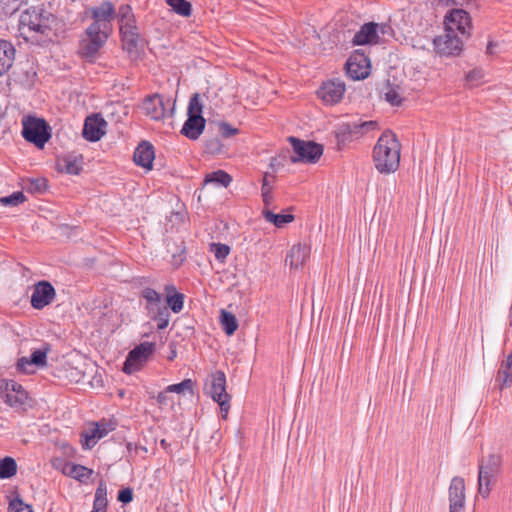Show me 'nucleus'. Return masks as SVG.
<instances>
[{
  "instance_id": "18",
  "label": "nucleus",
  "mask_w": 512,
  "mask_h": 512,
  "mask_svg": "<svg viewBox=\"0 0 512 512\" xmlns=\"http://www.w3.org/2000/svg\"><path fill=\"white\" fill-rule=\"evenodd\" d=\"M345 90L344 82L340 80H330L322 84L317 94L325 104L333 105L340 102Z\"/></svg>"
},
{
  "instance_id": "21",
  "label": "nucleus",
  "mask_w": 512,
  "mask_h": 512,
  "mask_svg": "<svg viewBox=\"0 0 512 512\" xmlns=\"http://www.w3.org/2000/svg\"><path fill=\"white\" fill-rule=\"evenodd\" d=\"M502 462L503 459L500 453H490L479 461L478 472L489 477H497L501 473Z\"/></svg>"
},
{
  "instance_id": "57",
  "label": "nucleus",
  "mask_w": 512,
  "mask_h": 512,
  "mask_svg": "<svg viewBox=\"0 0 512 512\" xmlns=\"http://www.w3.org/2000/svg\"><path fill=\"white\" fill-rule=\"evenodd\" d=\"M174 264L180 265L185 260V248H181L180 252L176 254H172Z\"/></svg>"
},
{
  "instance_id": "19",
  "label": "nucleus",
  "mask_w": 512,
  "mask_h": 512,
  "mask_svg": "<svg viewBox=\"0 0 512 512\" xmlns=\"http://www.w3.org/2000/svg\"><path fill=\"white\" fill-rule=\"evenodd\" d=\"M106 126L107 122L100 114H93L86 118L82 135L88 141H99L105 134Z\"/></svg>"
},
{
  "instance_id": "35",
  "label": "nucleus",
  "mask_w": 512,
  "mask_h": 512,
  "mask_svg": "<svg viewBox=\"0 0 512 512\" xmlns=\"http://www.w3.org/2000/svg\"><path fill=\"white\" fill-rule=\"evenodd\" d=\"M220 322L227 335H233L238 329V321L234 314L225 310L221 311Z\"/></svg>"
},
{
  "instance_id": "46",
  "label": "nucleus",
  "mask_w": 512,
  "mask_h": 512,
  "mask_svg": "<svg viewBox=\"0 0 512 512\" xmlns=\"http://www.w3.org/2000/svg\"><path fill=\"white\" fill-rule=\"evenodd\" d=\"M8 510L9 512H33L32 506L24 503L19 495L10 501Z\"/></svg>"
},
{
  "instance_id": "61",
  "label": "nucleus",
  "mask_w": 512,
  "mask_h": 512,
  "mask_svg": "<svg viewBox=\"0 0 512 512\" xmlns=\"http://www.w3.org/2000/svg\"><path fill=\"white\" fill-rule=\"evenodd\" d=\"M442 6H449V0H437Z\"/></svg>"
},
{
  "instance_id": "24",
  "label": "nucleus",
  "mask_w": 512,
  "mask_h": 512,
  "mask_svg": "<svg viewBox=\"0 0 512 512\" xmlns=\"http://www.w3.org/2000/svg\"><path fill=\"white\" fill-rule=\"evenodd\" d=\"M206 120L204 117L189 115L184 122L181 133L190 140H197L204 131Z\"/></svg>"
},
{
  "instance_id": "47",
  "label": "nucleus",
  "mask_w": 512,
  "mask_h": 512,
  "mask_svg": "<svg viewBox=\"0 0 512 512\" xmlns=\"http://www.w3.org/2000/svg\"><path fill=\"white\" fill-rule=\"evenodd\" d=\"M49 350V346L46 345L41 349L34 350L29 358L31 359L32 363L36 364V366H44L46 364L47 354Z\"/></svg>"
},
{
  "instance_id": "43",
  "label": "nucleus",
  "mask_w": 512,
  "mask_h": 512,
  "mask_svg": "<svg viewBox=\"0 0 512 512\" xmlns=\"http://www.w3.org/2000/svg\"><path fill=\"white\" fill-rule=\"evenodd\" d=\"M203 105L200 101V95L198 93H195L192 95V97L189 100L188 104V116H194V117H203Z\"/></svg>"
},
{
  "instance_id": "36",
  "label": "nucleus",
  "mask_w": 512,
  "mask_h": 512,
  "mask_svg": "<svg viewBox=\"0 0 512 512\" xmlns=\"http://www.w3.org/2000/svg\"><path fill=\"white\" fill-rule=\"evenodd\" d=\"M497 477H489L481 472H478V493L483 497L487 498L492 490V486L495 484Z\"/></svg>"
},
{
  "instance_id": "11",
  "label": "nucleus",
  "mask_w": 512,
  "mask_h": 512,
  "mask_svg": "<svg viewBox=\"0 0 512 512\" xmlns=\"http://www.w3.org/2000/svg\"><path fill=\"white\" fill-rule=\"evenodd\" d=\"M85 34L86 38L80 41L78 53L82 58L93 62L110 36L94 30L90 31L88 28H86Z\"/></svg>"
},
{
  "instance_id": "59",
  "label": "nucleus",
  "mask_w": 512,
  "mask_h": 512,
  "mask_svg": "<svg viewBox=\"0 0 512 512\" xmlns=\"http://www.w3.org/2000/svg\"><path fill=\"white\" fill-rule=\"evenodd\" d=\"M481 77H482L481 71L472 70L467 74L466 79L469 82H473V81L479 80Z\"/></svg>"
},
{
  "instance_id": "30",
  "label": "nucleus",
  "mask_w": 512,
  "mask_h": 512,
  "mask_svg": "<svg viewBox=\"0 0 512 512\" xmlns=\"http://www.w3.org/2000/svg\"><path fill=\"white\" fill-rule=\"evenodd\" d=\"M107 505H108L107 485H106V482L102 479V480H100L98 487L95 491L93 510H96L99 512H106Z\"/></svg>"
},
{
  "instance_id": "56",
  "label": "nucleus",
  "mask_w": 512,
  "mask_h": 512,
  "mask_svg": "<svg viewBox=\"0 0 512 512\" xmlns=\"http://www.w3.org/2000/svg\"><path fill=\"white\" fill-rule=\"evenodd\" d=\"M137 23H126L119 25V31L120 35L129 32V31H136L137 30Z\"/></svg>"
},
{
  "instance_id": "41",
  "label": "nucleus",
  "mask_w": 512,
  "mask_h": 512,
  "mask_svg": "<svg viewBox=\"0 0 512 512\" xmlns=\"http://www.w3.org/2000/svg\"><path fill=\"white\" fill-rule=\"evenodd\" d=\"M47 179L45 178H35L29 179L26 184V189L28 192L42 194L47 190Z\"/></svg>"
},
{
  "instance_id": "45",
  "label": "nucleus",
  "mask_w": 512,
  "mask_h": 512,
  "mask_svg": "<svg viewBox=\"0 0 512 512\" xmlns=\"http://www.w3.org/2000/svg\"><path fill=\"white\" fill-rule=\"evenodd\" d=\"M270 177L269 173H265L262 180V188H261V196L263 202L266 206H269L273 201L272 196V187L269 184L268 178Z\"/></svg>"
},
{
  "instance_id": "29",
  "label": "nucleus",
  "mask_w": 512,
  "mask_h": 512,
  "mask_svg": "<svg viewBox=\"0 0 512 512\" xmlns=\"http://www.w3.org/2000/svg\"><path fill=\"white\" fill-rule=\"evenodd\" d=\"M358 127L356 122L343 123L339 125L335 134L338 144V149L342 148L346 142L351 141L354 138H359Z\"/></svg>"
},
{
  "instance_id": "23",
  "label": "nucleus",
  "mask_w": 512,
  "mask_h": 512,
  "mask_svg": "<svg viewBox=\"0 0 512 512\" xmlns=\"http://www.w3.org/2000/svg\"><path fill=\"white\" fill-rule=\"evenodd\" d=\"M83 156L80 154H68L58 159L57 168L60 172L70 175H78L82 171Z\"/></svg>"
},
{
  "instance_id": "39",
  "label": "nucleus",
  "mask_w": 512,
  "mask_h": 512,
  "mask_svg": "<svg viewBox=\"0 0 512 512\" xmlns=\"http://www.w3.org/2000/svg\"><path fill=\"white\" fill-rule=\"evenodd\" d=\"M116 18L119 25L126 23H136V18L133 13L132 7L129 4H122L116 11Z\"/></svg>"
},
{
  "instance_id": "17",
  "label": "nucleus",
  "mask_w": 512,
  "mask_h": 512,
  "mask_svg": "<svg viewBox=\"0 0 512 512\" xmlns=\"http://www.w3.org/2000/svg\"><path fill=\"white\" fill-rule=\"evenodd\" d=\"M449 512H463L465 508V481L460 476L452 478L449 486Z\"/></svg>"
},
{
  "instance_id": "25",
  "label": "nucleus",
  "mask_w": 512,
  "mask_h": 512,
  "mask_svg": "<svg viewBox=\"0 0 512 512\" xmlns=\"http://www.w3.org/2000/svg\"><path fill=\"white\" fill-rule=\"evenodd\" d=\"M310 254V248L306 245H294L286 256V263L293 269H298L307 260Z\"/></svg>"
},
{
  "instance_id": "58",
  "label": "nucleus",
  "mask_w": 512,
  "mask_h": 512,
  "mask_svg": "<svg viewBox=\"0 0 512 512\" xmlns=\"http://www.w3.org/2000/svg\"><path fill=\"white\" fill-rule=\"evenodd\" d=\"M392 32V28L390 25L388 24H378V27H377V34L380 36V34L382 35H387V34H390Z\"/></svg>"
},
{
  "instance_id": "48",
  "label": "nucleus",
  "mask_w": 512,
  "mask_h": 512,
  "mask_svg": "<svg viewBox=\"0 0 512 512\" xmlns=\"http://www.w3.org/2000/svg\"><path fill=\"white\" fill-rule=\"evenodd\" d=\"M211 250L214 252L215 258L220 262H223L230 253V247L221 243H213Z\"/></svg>"
},
{
  "instance_id": "55",
  "label": "nucleus",
  "mask_w": 512,
  "mask_h": 512,
  "mask_svg": "<svg viewBox=\"0 0 512 512\" xmlns=\"http://www.w3.org/2000/svg\"><path fill=\"white\" fill-rule=\"evenodd\" d=\"M168 393L169 392H166V389L163 391V392H160L158 395H157V402L160 404V405H168L169 403H172V400L170 399V397L168 396Z\"/></svg>"
},
{
  "instance_id": "15",
  "label": "nucleus",
  "mask_w": 512,
  "mask_h": 512,
  "mask_svg": "<svg viewBox=\"0 0 512 512\" xmlns=\"http://www.w3.org/2000/svg\"><path fill=\"white\" fill-rule=\"evenodd\" d=\"M56 297V290L53 285L46 280H41L34 285L31 295V306L34 309L41 310L50 305Z\"/></svg>"
},
{
  "instance_id": "38",
  "label": "nucleus",
  "mask_w": 512,
  "mask_h": 512,
  "mask_svg": "<svg viewBox=\"0 0 512 512\" xmlns=\"http://www.w3.org/2000/svg\"><path fill=\"white\" fill-rule=\"evenodd\" d=\"M166 3L180 16L189 17L192 13V5L187 0H166Z\"/></svg>"
},
{
  "instance_id": "37",
  "label": "nucleus",
  "mask_w": 512,
  "mask_h": 512,
  "mask_svg": "<svg viewBox=\"0 0 512 512\" xmlns=\"http://www.w3.org/2000/svg\"><path fill=\"white\" fill-rule=\"evenodd\" d=\"M17 472V463L12 457L0 460V479L13 477Z\"/></svg>"
},
{
  "instance_id": "40",
  "label": "nucleus",
  "mask_w": 512,
  "mask_h": 512,
  "mask_svg": "<svg viewBox=\"0 0 512 512\" xmlns=\"http://www.w3.org/2000/svg\"><path fill=\"white\" fill-rule=\"evenodd\" d=\"M194 384L195 383L191 379H184L180 383L167 386L166 392L178 394L188 392L190 394H193Z\"/></svg>"
},
{
  "instance_id": "3",
  "label": "nucleus",
  "mask_w": 512,
  "mask_h": 512,
  "mask_svg": "<svg viewBox=\"0 0 512 512\" xmlns=\"http://www.w3.org/2000/svg\"><path fill=\"white\" fill-rule=\"evenodd\" d=\"M140 298L145 300L144 308L148 317L157 322V329H166L170 321V312L163 302L162 295L153 288L145 287L140 292Z\"/></svg>"
},
{
  "instance_id": "9",
  "label": "nucleus",
  "mask_w": 512,
  "mask_h": 512,
  "mask_svg": "<svg viewBox=\"0 0 512 512\" xmlns=\"http://www.w3.org/2000/svg\"><path fill=\"white\" fill-rule=\"evenodd\" d=\"M142 110L152 120L159 121L167 116H173L175 100L164 98L160 94L149 95L143 100Z\"/></svg>"
},
{
  "instance_id": "14",
  "label": "nucleus",
  "mask_w": 512,
  "mask_h": 512,
  "mask_svg": "<svg viewBox=\"0 0 512 512\" xmlns=\"http://www.w3.org/2000/svg\"><path fill=\"white\" fill-rule=\"evenodd\" d=\"M445 30L452 33L459 31L462 35H470L472 27L471 17L469 13L463 9H452L444 18Z\"/></svg>"
},
{
  "instance_id": "28",
  "label": "nucleus",
  "mask_w": 512,
  "mask_h": 512,
  "mask_svg": "<svg viewBox=\"0 0 512 512\" xmlns=\"http://www.w3.org/2000/svg\"><path fill=\"white\" fill-rule=\"evenodd\" d=\"M166 303L165 305L170 309L173 313H180L184 307V299L185 296L183 293L177 292L176 287L174 285H166Z\"/></svg>"
},
{
  "instance_id": "1",
  "label": "nucleus",
  "mask_w": 512,
  "mask_h": 512,
  "mask_svg": "<svg viewBox=\"0 0 512 512\" xmlns=\"http://www.w3.org/2000/svg\"><path fill=\"white\" fill-rule=\"evenodd\" d=\"M401 144L394 132L385 130L373 148V162L381 174L394 173L400 164Z\"/></svg>"
},
{
  "instance_id": "33",
  "label": "nucleus",
  "mask_w": 512,
  "mask_h": 512,
  "mask_svg": "<svg viewBox=\"0 0 512 512\" xmlns=\"http://www.w3.org/2000/svg\"><path fill=\"white\" fill-rule=\"evenodd\" d=\"M262 215L267 222L274 224L278 228H282L285 224L294 220L292 214H275L268 209H264Z\"/></svg>"
},
{
  "instance_id": "8",
  "label": "nucleus",
  "mask_w": 512,
  "mask_h": 512,
  "mask_svg": "<svg viewBox=\"0 0 512 512\" xmlns=\"http://www.w3.org/2000/svg\"><path fill=\"white\" fill-rule=\"evenodd\" d=\"M288 140L295 154L291 156L292 163H316L323 154V145L319 143L301 140L293 136L289 137Z\"/></svg>"
},
{
  "instance_id": "7",
  "label": "nucleus",
  "mask_w": 512,
  "mask_h": 512,
  "mask_svg": "<svg viewBox=\"0 0 512 512\" xmlns=\"http://www.w3.org/2000/svg\"><path fill=\"white\" fill-rule=\"evenodd\" d=\"M205 390L219 404L223 417H226L230 409L231 396L226 392L225 373L220 370L213 372L205 385Z\"/></svg>"
},
{
  "instance_id": "10",
  "label": "nucleus",
  "mask_w": 512,
  "mask_h": 512,
  "mask_svg": "<svg viewBox=\"0 0 512 512\" xmlns=\"http://www.w3.org/2000/svg\"><path fill=\"white\" fill-rule=\"evenodd\" d=\"M155 350V343L143 342L133 348L127 355L123 364V372L132 374L141 369L143 364L151 357Z\"/></svg>"
},
{
  "instance_id": "4",
  "label": "nucleus",
  "mask_w": 512,
  "mask_h": 512,
  "mask_svg": "<svg viewBox=\"0 0 512 512\" xmlns=\"http://www.w3.org/2000/svg\"><path fill=\"white\" fill-rule=\"evenodd\" d=\"M0 395L4 402L17 411H26L32 407L33 399L21 384L15 380H3L0 384Z\"/></svg>"
},
{
  "instance_id": "53",
  "label": "nucleus",
  "mask_w": 512,
  "mask_h": 512,
  "mask_svg": "<svg viewBox=\"0 0 512 512\" xmlns=\"http://www.w3.org/2000/svg\"><path fill=\"white\" fill-rule=\"evenodd\" d=\"M356 125L358 127V129H357L358 130V135H359V137H361L367 131L375 129L376 126H377V122H375V121H364V122H361V123H356Z\"/></svg>"
},
{
  "instance_id": "13",
  "label": "nucleus",
  "mask_w": 512,
  "mask_h": 512,
  "mask_svg": "<svg viewBox=\"0 0 512 512\" xmlns=\"http://www.w3.org/2000/svg\"><path fill=\"white\" fill-rule=\"evenodd\" d=\"M435 51L441 56H456L463 49L462 40L449 30H445L444 35L437 36L433 39Z\"/></svg>"
},
{
  "instance_id": "51",
  "label": "nucleus",
  "mask_w": 512,
  "mask_h": 512,
  "mask_svg": "<svg viewBox=\"0 0 512 512\" xmlns=\"http://www.w3.org/2000/svg\"><path fill=\"white\" fill-rule=\"evenodd\" d=\"M118 501L123 504H128L133 500V490L129 487L123 488L118 492L117 496Z\"/></svg>"
},
{
  "instance_id": "22",
  "label": "nucleus",
  "mask_w": 512,
  "mask_h": 512,
  "mask_svg": "<svg viewBox=\"0 0 512 512\" xmlns=\"http://www.w3.org/2000/svg\"><path fill=\"white\" fill-rule=\"evenodd\" d=\"M155 158L154 147L147 141H142L135 149L133 159L136 165L151 169Z\"/></svg>"
},
{
  "instance_id": "12",
  "label": "nucleus",
  "mask_w": 512,
  "mask_h": 512,
  "mask_svg": "<svg viewBox=\"0 0 512 512\" xmlns=\"http://www.w3.org/2000/svg\"><path fill=\"white\" fill-rule=\"evenodd\" d=\"M370 69V59L361 50L354 51L346 62V73L353 80L365 79Z\"/></svg>"
},
{
  "instance_id": "26",
  "label": "nucleus",
  "mask_w": 512,
  "mask_h": 512,
  "mask_svg": "<svg viewBox=\"0 0 512 512\" xmlns=\"http://www.w3.org/2000/svg\"><path fill=\"white\" fill-rule=\"evenodd\" d=\"M495 382L503 390L512 386V352L502 361L498 369Z\"/></svg>"
},
{
  "instance_id": "52",
  "label": "nucleus",
  "mask_w": 512,
  "mask_h": 512,
  "mask_svg": "<svg viewBox=\"0 0 512 512\" xmlns=\"http://www.w3.org/2000/svg\"><path fill=\"white\" fill-rule=\"evenodd\" d=\"M385 99L387 102L394 106H399L402 103V98L394 89H390L388 92H386Z\"/></svg>"
},
{
  "instance_id": "49",
  "label": "nucleus",
  "mask_w": 512,
  "mask_h": 512,
  "mask_svg": "<svg viewBox=\"0 0 512 512\" xmlns=\"http://www.w3.org/2000/svg\"><path fill=\"white\" fill-rule=\"evenodd\" d=\"M17 370L24 374H32L35 371L36 364L32 363L29 357H21L17 361Z\"/></svg>"
},
{
  "instance_id": "42",
  "label": "nucleus",
  "mask_w": 512,
  "mask_h": 512,
  "mask_svg": "<svg viewBox=\"0 0 512 512\" xmlns=\"http://www.w3.org/2000/svg\"><path fill=\"white\" fill-rule=\"evenodd\" d=\"M26 3V0H0V9L5 15H12Z\"/></svg>"
},
{
  "instance_id": "6",
  "label": "nucleus",
  "mask_w": 512,
  "mask_h": 512,
  "mask_svg": "<svg viewBox=\"0 0 512 512\" xmlns=\"http://www.w3.org/2000/svg\"><path fill=\"white\" fill-rule=\"evenodd\" d=\"M22 136L38 148H43L50 139V127L42 118L27 116L22 120Z\"/></svg>"
},
{
  "instance_id": "20",
  "label": "nucleus",
  "mask_w": 512,
  "mask_h": 512,
  "mask_svg": "<svg viewBox=\"0 0 512 512\" xmlns=\"http://www.w3.org/2000/svg\"><path fill=\"white\" fill-rule=\"evenodd\" d=\"M378 23L368 22L361 26L360 30L354 34L353 45H371L378 44L381 41L377 34Z\"/></svg>"
},
{
  "instance_id": "31",
  "label": "nucleus",
  "mask_w": 512,
  "mask_h": 512,
  "mask_svg": "<svg viewBox=\"0 0 512 512\" xmlns=\"http://www.w3.org/2000/svg\"><path fill=\"white\" fill-rule=\"evenodd\" d=\"M232 182V177L224 170H217L206 174L204 184H216L222 187H228Z\"/></svg>"
},
{
  "instance_id": "32",
  "label": "nucleus",
  "mask_w": 512,
  "mask_h": 512,
  "mask_svg": "<svg viewBox=\"0 0 512 512\" xmlns=\"http://www.w3.org/2000/svg\"><path fill=\"white\" fill-rule=\"evenodd\" d=\"M120 36L123 48L129 53L136 51L142 41L139 28L136 31H129Z\"/></svg>"
},
{
  "instance_id": "2",
  "label": "nucleus",
  "mask_w": 512,
  "mask_h": 512,
  "mask_svg": "<svg viewBox=\"0 0 512 512\" xmlns=\"http://www.w3.org/2000/svg\"><path fill=\"white\" fill-rule=\"evenodd\" d=\"M55 21L56 18L52 13L32 7L21 13L19 28L23 34H31V37L36 35L49 37Z\"/></svg>"
},
{
  "instance_id": "27",
  "label": "nucleus",
  "mask_w": 512,
  "mask_h": 512,
  "mask_svg": "<svg viewBox=\"0 0 512 512\" xmlns=\"http://www.w3.org/2000/svg\"><path fill=\"white\" fill-rule=\"evenodd\" d=\"M15 58V48L9 41L0 39V76L12 66Z\"/></svg>"
},
{
  "instance_id": "60",
  "label": "nucleus",
  "mask_w": 512,
  "mask_h": 512,
  "mask_svg": "<svg viewBox=\"0 0 512 512\" xmlns=\"http://www.w3.org/2000/svg\"><path fill=\"white\" fill-rule=\"evenodd\" d=\"M494 46H495V44L492 41H489L487 48H486V53L492 55Z\"/></svg>"
},
{
  "instance_id": "34",
  "label": "nucleus",
  "mask_w": 512,
  "mask_h": 512,
  "mask_svg": "<svg viewBox=\"0 0 512 512\" xmlns=\"http://www.w3.org/2000/svg\"><path fill=\"white\" fill-rule=\"evenodd\" d=\"M67 468L69 469L67 475L79 482H86L93 474L92 469H89L80 464H70L67 466Z\"/></svg>"
},
{
  "instance_id": "16",
  "label": "nucleus",
  "mask_w": 512,
  "mask_h": 512,
  "mask_svg": "<svg viewBox=\"0 0 512 512\" xmlns=\"http://www.w3.org/2000/svg\"><path fill=\"white\" fill-rule=\"evenodd\" d=\"M116 423L111 420L102 419L93 423L92 427L82 433L85 438L83 448L91 449L98 440L105 437L109 432L115 430Z\"/></svg>"
},
{
  "instance_id": "5",
  "label": "nucleus",
  "mask_w": 512,
  "mask_h": 512,
  "mask_svg": "<svg viewBox=\"0 0 512 512\" xmlns=\"http://www.w3.org/2000/svg\"><path fill=\"white\" fill-rule=\"evenodd\" d=\"M93 22L87 27L90 31H97L110 36L113 32V20L116 18V9L112 2L104 1L98 6L89 9Z\"/></svg>"
},
{
  "instance_id": "54",
  "label": "nucleus",
  "mask_w": 512,
  "mask_h": 512,
  "mask_svg": "<svg viewBox=\"0 0 512 512\" xmlns=\"http://www.w3.org/2000/svg\"><path fill=\"white\" fill-rule=\"evenodd\" d=\"M206 149L212 153L220 150V142L217 139H212L206 142Z\"/></svg>"
},
{
  "instance_id": "50",
  "label": "nucleus",
  "mask_w": 512,
  "mask_h": 512,
  "mask_svg": "<svg viewBox=\"0 0 512 512\" xmlns=\"http://www.w3.org/2000/svg\"><path fill=\"white\" fill-rule=\"evenodd\" d=\"M218 132L223 138H230L239 133V130L235 127H232L227 122H219L218 124Z\"/></svg>"
},
{
  "instance_id": "44",
  "label": "nucleus",
  "mask_w": 512,
  "mask_h": 512,
  "mask_svg": "<svg viewBox=\"0 0 512 512\" xmlns=\"http://www.w3.org/2000/svg\"><path fill=\"white\" fill-rule=\"evenodd\" d=\"M26 201V197L23 192L16 191L11 195L4 196L0 198V203L4 206H18L19 204Z\"/></svg>"
}]
</instances>
